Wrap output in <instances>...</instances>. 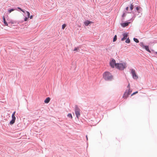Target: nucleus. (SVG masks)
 Listing matches in <instances>:
<instances>
[{
  "instance_id": "obj_33",
  "label": "nucleus",
  "mask_w": 157,
  "mask_h": 157,
  "mask_svg": "<svg viewBox=\"0 0 157 157\" xmlns=\"http://www.w3.org/2000/svg\"><path fill=\"white\" fill-rule=\"evenodd\" d=\"M8 11H9V12H10V10H8Z\"/></svg>"
},
{
  "instance_id": "obj_17",
  "label": "nucleus",
  "mask_w": 157,
  "mask_h": 157,
  "mask_svg": "<svg viewBox=\"0 0 157 157\" xmlns=\"http://www.w3.org/2000/svg\"><path fill=\"white\" fill-rule=\"evenodd\" d=\"M133 40L136 43H139V41L136 38H134Z\"/></svg>"
},
{
  "instance_id": "obj_24",
  "label": "nucleus",
  "mask_w": 157,
  "mask_h": 157,
  "mask_svg": "<svg viewBox=\"0 0 157 157\" xmlns=\"http://www.w3.org/2000/svg\"><path fill=\"white\" fill-rule=\"evenodd\" d=\"M127 87H128V90L131 89H130V85L129 83V84H128V86Z\"/></svg>"
},
{
  "instance_id": "obj_32",
  "label": "nucleus",
  "mask_w": 157,
  "mask_h": 157,
  "mask_svg": "<svg viewBox=\"0 0 157 157\" xmlns=\"http://www.w3.org/2000/svg\"><path fill=\"white\" fill-rule=\"evenodd\" d=\"M155 53L156 54H157V52H155Z\"/></svg>"
},
{
  "instance_id": "obj_25",
  "label": "nucleus",
  "mask_w": 157,
  "mask_h": 157,
  "mask_svg": "<svg viewBox=\"0 0 157 157\" xmlns=\"http://www.w3.org/2000/svg\"><path fill=\"white\" fill-rule=\"evenodd\" d=\"M138 93V91H136L135 92L133 93L132 94H131V96H132V95L136 94V93Z\"/></svg>"
},
{
  "instance_id": "obj_15",
  "label": "nucleus",
  "mask_w": 157,
  "mask_h": 157,
  "mask_svg": "<svg viewBox=\"0 0 157 157\" xmlns=\"http://www.w3.org/2000/svg\"><path fill=\"white\" fill-rule=\"evenodd\" d=\"M125 42L127 43H129L130 42V40L128 38L126 39V40L125 41Z\"/></svg>"
},
{
  "instance_id": "obj_8",
  "label": "nucleus",
  "mask_w": 157,
  "mask_h": 157,
  "mask_svg": "<svg viewBox=\"0 0 157 157\" xmlns=\"http://www.w3.org/2000/svg\"><path fill=\"white\" fill-rule=\"evenodd\" d=\"M15 113V112H14L12 115V120L10 121V124H13L15 122L16 118L14 116V115Z\"/></svg>"
},
{
  "instance_id": "obj_9",
  "label": "nucleus",
  "mask_w": 157,
  "mask_h": 157,
  "mask_svg": "<svg viewBox=\"0 0 157 157\" xmlns=\"http://www.w3.org/2000/svg\"><path fill=\"white\" fill-rule=\"evenodd\" d=\"M123 37L121 39V40L123 41L127 38L128 36V34L127 33H124L123 34Z\"/></svg>"
},
{
  "instance_id": "obj_1",
  "label": "nucleus",
  "mask_w": 157,
  "mask_h": 157,
  "mask_svg": "<svg viewBox=\"0 0 157 157\" xmlns=\"http://www.w3.org/2000/svg\"><path fill=\"white\" fill-rule=\"evenodd\" d=\"M103 78L106 81H111L113 79V76L109 72L106 71L103 75Z\"/></svg>"
},
{
  "instance_id": "obj_11",
  "label": "nucleus",
  "mask_w": 157,
  "mask_h": 157,
  "mask_svg": "<svg viewBox=\"0 0 157 157\" xmlns=\"http://www.w3.org/2000/svg\"><path fill=\"white\" fill-rule=\"evenodd\" d=\"M91 23H93V22L92 21H90L88 20H86L84 22V24H85V25L86 26H87L90 24Z\"/></svg>"
},
{
  "instance_id": "obj_14",
  "label": "nucleus",
  "mask_w": 157,
  "mask_h": 157,
  "mask_svg": "<svg viewBox=\"0 0 157 157\" xmlns=\"http://www.w3.org/2000/svg\"><path fill=\"white\" fill-rule=\"evenodd\" d=\"M134 7V5L132 3L131 4L130 6V9L131 10H132L133 8Z\"/></svg>"
},
{
  "instance_id": "obj_12",
  "label": "nucleus",
  "mask_w": 157,
  "mask_h": 157,
  "mask_svg": "<svg viewBox=\"0 0 157 157\" xmlns=\"http://www.w3.org/2000/svg\"><path fill=\"white\" fill-rule=\"evenodd\" d=\"M50 98L49 97L47 98L44 100V102L46 103H48L49 102Z\"/></svg>"
},
{
  "instance_id": "obj_6",
  "label": "nucleus",
  "mask_w": 157,
  "mask_h": 157,
  "mask_svg": "<svg viewBox=\"0 0 157 157\" xmlns=\"http://www.w3.org/2000/svg\"><path fill=\"white\" fill-rule=\"evenodd\" d=\"M75 114L78 118L80 117V109L78 107H76L75 110Z\"/></svg>"
},
{
  "instance_id": "obj_7",
  "label": "nucleus",
  "mask_w": 157,
  "mask_h": 157,
  "mask_svg": "<svg viewBox=\"0 0 157 157\" xmlns=\"http://www.w3.org/2000/svg\"><path fill=\"white\" fill-rule=\"evenodd\" d=\"M131 73L132 74L133 78L134 79H137L138 78V76L136 75L135 71L134 69H132L131 71Z\"/></svg>"
},
{
  "instance_id": "obj_28",
  "label": "nucleus",
  "mask_w": 157,
  "mask_h": 157,
  "mask_svg": "<svg viewBox=\"0 0 157 157\" xmlns=\"http://www.w3.org/2000/svg\"><path fill=\"white\" fill-rule=\"evenodd\" d=\"M29 17L30 18V19H31L33 18V16H29Z\"/></svg>"
},
{
  "instance_id": "obj_13",
  "label": "nucleus",
  "mask_w": 157,
  "mask_h": 157,
  "mask_svg": "<svg viewBox=\"0 0 157 157\" xmlns=\"http://www.w3.org/2000/svg\"><path fill=\"white\" fill-rule=\"evenodd\" d=\"M3 22L5 24V25L7 26L8 25V24L7 23V22H6L5 19V17H3Z\"/></svg>"
},
{
  "instance_id": "obj_18",
  "label": "nucleus",
  "mask_w": 157,
  "mask_h": 157,
  "mask_svg": "<svg viewBox=\"0 0 157 157\" xmlns=\"http://www.w3.org/2000/svg\"><path fill=\"white\" fill-rule=\"evenodd\" d=\"M66 24H63L62 26V29H64L66 27Z\"/></svg>"
},
{
  "instance_id": "obj_23",
  "label": "nucleus",
  "mask_w": 157,
  "mask_h": 157,
  "mask_svg": "<svg viewBox=\"0 0 157 157\" xmlns=\"http://www.w3.org/2000/svg\"><path fill=\"white\" fill-rule=\"evenodd\" d=\"M18 9L20 10L21 11H22L23 12V13H25V11H24L22 9H21L20 8V7H18Z\"/></svg>"
},
{
  "instance_id": "obj_30",
  "label": "nucleus",
  "mask_w": 157,
  "mask_h": 157,
  "mask_svg": "<svg viewBox=\"0 0 157 157\" xmlns=\"http://www.w3.org/2000/svg\"><path fill=\"white\" fill-rule=\"evenodd\" d=\"M14 10L13 9H10V12L13 11Z\"/></svg>"
},
{
  "instance_id": "obj_21",
  "label": "nucleus",
  "mask_w": 157,
  "mask_h": 157,
  "mask_svg": "<svg viewBox=\"0 0 157 157\" xmlns=\"http://www.w3.org/2000/svg\"><path fill=\"white\" fill-rule=\"evenodd\" d=\"M26 13L27 14V16L28 17H29L30 13L28 11H26Z\"/></svg>"
},
{
  "instance_id": "obj_22",
  "label": "nucleus",
  "mask_w": 157,
  "mask_h": 157,
  "mask_svg": "<svg viewBox=\"0 0 157 157\" xmlns=\"http://www.w3.org/2000/svg\"><path fill=\"white\" fill-rule=\"evenodd\" d=\"M79 49V48H75L74 50V51H77L78 49Z\"/></svg>"
},
{
  "instance_id": "obj_2",
  "label": "nucleus",
  "mask_w": 157,
  "mask_h": 157,
  "mask_svg": "<svg viewBox=\"0 0 157 157\" xmlns=\"http://www.w3.org/2000/svg\"><path fill=\"white\" fill-rule=\"evenodd\" d=\"M126 67V63H117L116 66V68L120 70H123Z\"/></svg>"
},
{
  "instance_id": "obj_3",
  "label": "nucleus",
  "mask_w": 157,
  "mask_h": 157,
  "mask_svg": "<svg viewBox=\"0 0 157 157\" xmlns=\"http://www.w3.org/2000/svg\"><path fill=\"white\" fill-rule=\"evenodd\" d=\"M132 91L131 89L127 90L124 94L123 98L124 99H126L128 96L131 94Z\"/></svg>"
},
{
  "instance_id": "obj_10",
  "label": "nucleus",
  "mask_w": 157,
  "mask_h": 157,
  "mask_svg": "<svg viewBox=\"0 0 157 157\" xmlns=\"http://www.w3.org/2000/svg\"><path fill=\"white\" fill-rule=\"evenodd\" d=\"M130 23V22H125L123 23H121V25L122 27H124L126 26H127Z\"/></svg>"
},
{
  "instance_id": "obj_16",
  "label": "nucleus",
  "mask_w": 157,
  "mask_h": 157,
  "mask_svg": "<svg viewBox=\"0 0 157 157\" xmlns=\"http://www.w3.org/2000/svg\"><path fill=\"white\" fill-rule=\"evenodd\" d=\"M117 36L116 35H115L114 36V37L113 38V41L115 42V41H116V40H117Z\"/></svg>"
},
{
  "instance_id": "obj_20",
  "label": "nucleus",
  "mask_w": 157,
  "mask_h": 157,
  "mask_svg": "<svg viewBox=\"0 0 157 157\" xmlns=\"http://www.w3.org/2000/svg\"><path fill=\"white\" fill-rule=\"evenodd\" d=\"M141 8L140 7L137 6L136 7V10L137 11H138Z\"/></svg>"
},
{
  "instance_id": "obj_27",
  "label": "nucleus",
  "mask_w": 157,
  "mask_h": 157,
  "mask_svg": "<svg viewBox=\"0 0 157 157\" xmlns=\"http://www.w3.org/2000/svg\"><path fill=\"white\" fill-rule=\"evenodd\" d=\"M128 7H126V10H127V11H128Z\"/></svg>"
},
{
  "instance_id": "obj_31",
  "label": "nucleus",
  "mask_w": 157,
  "mask_h": 157,
  "mask_svg": "<svg viewBox=\"0 0 157 157\" xmlns=\"http://www.w3.org/2000/svg\"><path fill=\"white\" fill-rule=\"evenodd\" d=\"M86 140H88V137H87V135H86Z\"/></svg>"
},
{
  "instance_id": "obj_29",
  "label": "nucleus",
  "mask_w": 157,
  "mask_h": 157,
  "mask_svg": "<svg viewBox=\"0 0 157 157\" xmlns=\"http://www.w3.org/2000/svg\"><path fill=\"white\" fill-rule=\"evenodd\" d=\"M125 13H124L123 15H122V17H125Z\"/></svg>"
},
{
  "instance_id": "obj_26",
  "label": "nucleus",
  "mask_w": 157,
  "mask_h": 157,
  "mask_svg": "<svg viewBox=\"0 0 157 157\" xmlns=\"http://www.w3.org/2000/svg\"><path fill=\"white\" fill-rule=\"evenodd\" d=\"M29 17H25L24 19V21H26L28 20V18Z\"/></svg>"
},
{
  "instance_id": "obj_19",
  "label": "nucleus",
  "mask_w": 157,
  "mask_h": 157,
  "mask_svg": "<svg viewBox=\"0 0 157 157\" xmlns=\"http://www.w3.org/2000/svg\"><path fill=\"white\" fill-rule=\"evenodd\" d=\"M67 116L68 117L71 118V119L72 118V115L70 113L68 114V115H67Z\"/></svg>"
},
{
  "instance_id": "obj_4",
  "label": "nucleus",
  "mask_w": 157,
  "mask_h": 157,
  "mask_svg": "<svg viewBox=\"0 0 157 157\" xmlns=\"http://www.w3.org/2000/svg\"><path fill=\"white\" fill-rule=\"evenodd\" d=\"M140 46L143 48L145 49L149 53L151 52V51L149 49L148 46L145 45L143 42H141L140 44Z\"/></svg>"
},
{
  "instance_id": "obj_5",
  "label": "nucleus",
  "mask_w": 157,
  "mask_h": 157,
  "mask_svg": "<svg viewBox=\"0 0 157 157\" xmlns=\"http://www.w3.org/2000/svg\"><path fill=\"white\" fill-rule=\"evenodd\" d=\"M109 64L110 66L112 68L116 67V65L117 63H116L115 60L113 59H112L111 60H110Z\"/></svg>"
}]
</instances>
